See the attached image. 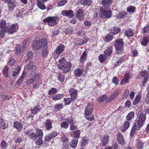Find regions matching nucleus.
<instances>
[{"label":"nucleus","instance_id":"nucleus-1","mask_svg":"<svg viewBox=\"0 0 149 149\" xmlns=\"http://www.w3.org/2000/svg\"><path fill=\"white\" fill-rule=\"evenodd\" d=\"M146 118V116L145 114L143 113L141 114L139 117L137 118V124L135 123L132 127L131 133L134 132L135 130H139L141 127L143 126Z\"/></svg>","mask_w":149,"mask_h":149},{"label":"nucleus","instance_id":"nucleus-2","mask_svg":"<svg viewBox=\"0 0 149 149\" xmlns=\"http://www.w3.org/2000/svg\"><path fill=\"white\" fill-rule=\"evenodd\" d=\"M112 13L108 7H103L100 8L99 15L103 19L110 18L112 16Z\"/></svg>","mask_w":149,"mask_h":149},{"label":"nucleus","instance_id":"nucleus-3","mask_svg":"<svg viewBox=\"0 0 149 149\" xmlns=\"http://www.w3.org/2000/svg\"><path fill=\"white\" fill-rule=\"evenodd\" d=\"M47 43V40L44 38L41 40L34 41L32 45L33 48L35 49L39 50L42 47H45Z\"/></svg>","mask_w":149,"mask_h":149},{"label":"nucleus","instance_id":"nucleus-4","mask_svg":"<svg viewBox=\"0 0 149 149\" xmlns=\"http://www.w3.org/2000/svg\"><path fill=\"white\" fill-rule=\"evenodd\" d=\"M93 104H88L86 106L85 109V113L86 115V118L88 120H91L94 119V116L92 115L90 116L93 111Z\"/></svg>","mask_w":149,"mask_h":149},{"label":"nucleus","instance_id":"nucleus-5","mask_svg":"<svg viewBox=\"0 0 149 149\" xmlns=\"http://www.w3.org/2000/svg\"><path fill=\"white\" fill-rule=\"evenodd\" d=\"M123 42L122 39H118L116 40L114 44L116 50V53L118 54H122L124 52L123 49H122L123 46Z\"/></svg>","mask_w":149,"mask_h":149},{"label":"nucleus","instance_id":"nucleus-6","mask_svg":"<svg viewBox=\"0 0 149 149\" xmlns=\"http://www.w3.org/2000/svg\"><path fill=\"white\" fill-rule=\"evenodd\" d=\"M57 18L55 17H48L45 18L44 21L47 22L49 25L53 26L57 23Z\"/></svg>","mask_w":149,"mask_h":149},{"label":"nucleus","instance_id":"nucleus-7","mask_svg":"<svg viewBox=\"0 0 149 149\" xmlns=\"http://www.w3.org/2000/svg\"><path fill=\"white\" fill-rule=\"evenodd\" d=\"M36 68V67L35 65H33V62H29L28 65L25 67V69H27L29 71H31L33 74H35V71Z\"/></svg>","mask_w":149,"mask_h":149},{"label":"nucleus","instance_id":"nucleus-8","mask_svg":"<svg viewBox=\"0 0 149 149\" xmlns=\"http://www.w3.org/2000/svg\"><path fill=\"white\" fill-rule=\"evenodd\" d=\"M120 93V90L119 89L116 90L107 100V102H110L115 99L118 95Z\"/></svg>","mask_w":149,"mask_h":149},{"label":"nucleus","instance_id":"nucleus-9","mask_svg":"<svg viewBox=\"0 0 149 149\" xmlns=\"http://www.w3.org/2000/svg\"><path fill=\"white\" fill-rule=\"evenodd\" d=\"M109 137L107 135H104L100 138L101 144L102 147L104 146L107 145L109 141Z\"/></svg>","mask_w":149,"mask_h":149},{"label":"nucleus","instance_id":"nucleus-10","mask_svg":"<svg viewBox=\"0 0 149 149\" xmlns=\"http://www.w3.org/2000/svg\"><path fill=\"white\" fill-rule=\"evenodd\" d=\"M18 29V26L17 24H13L10 27L8 26L7 32H8L12 34L17 31Z\"/></svg>","mask_w":149,"mask_h":149},{"label":"nucleus","instance_id":"nucleus-11","mask_svg":"<svg viewBox=\"0 0 149 149\" xmlns=\"http://www.w3.org/2000/svg\"><path fill=\"white\" fill-rule=\"evenodd\" d=\"M62 140L63 143L62 149H68L69 144L68 138L65 135H64L62 137Z\"/></svg>","mask_w":149,"mask_h":149},{"label":"nucleus","instance_id":"nucleus-12","mask_svg":"<svg viewBox=\"0 0 149 149\" xmlns=\"http://www.w3.org/2000/svg\"><path fill=\"white\" fill-rule=\"evenodd\" d=\"M76 17L79 20L83 21L84 19V12L82 9H78L76 13Z\"/></svg>","mask_w":149,"mask_h":149},{"label":"nucleus","instance_id":"nucleus-13","mask_svg":"<svg viewBox=\"0 0 149 149\" xmlns=\"http://www.w3.org/2000/svg\"><path fill=\"white\" fill-rule=\"evenodd\" d=\"M67 122L70 124V130L71 131L77 129V127L74 125V121L72 118H69L67 120Z\"/></svg>","mask_w":149,"mask_h":149},{"label":"nucleus","instance_id":"nucleus-14","mask_svg":"<svg viewBox=\"0 0 149 149\" xmlns=\"http://www.w3.org/2000/svg\"><path fill=\"white\" fill-rule=\"evenodd\" d=\"M69 93L71 96L72 100H76L77 97V90L74 88H72L69 90Z\"/></svg>","mask_w":149,"mask_h":149},{"label":"nucleus","instance_id":"nucleus-15","mask_svg":"<svg viewBox=\"0 0 149 149\" xmlns=\"http://www.w3.org/2000/svg\"><path fill=\"white\" fill-rule=\"evenodd\" d=\"M141 75L142 77H143V84H145L148 78V72L146 70H143L141 72Z\"/></svg>","mask_w":149,"mask_h":149},{"label":"nucleus","instance_id":"nucleus-16","mask_svg":"<svg viewBox=\"0 0 149 149\" xmlns=\"http://www.w3.org/2000/svg\"><path fill=\"white\" fill-rule=\"evenodd\" d=\"M117 140L118 143L123 145L125 144V141L124 140L122 134L120 133H118L117 136Z\"/></svg>","mask_w":149,"mask_h":149},{"label":"nucleus","instance_id":"nucleus-17","mask_svg":"<svg viewBox=\"0 0 149 149\" xmlns=\"http://www.w3.org/2000/svg\"><path fill=\"white\" fill-rule=\"evenodd\" d=\"M62 14L64 16L68 17H71L73 16V11L71 10H64L62 12Z\"/></svg>","mask_w":149,"mask_h":149},{"label":"nucleus","instance_id":"nucleus-18","mask_svg":"<svg viewBox=\"0 0 149 149\" xmlns=\"http://www.w3.org/2000/svg\"><path fill=\"white\" fill-rule=\"evenodd\" d=\"M83 70L79 68L75 69L74 71V74L75 76L76 77H80L83 74Z\"/></svg>","mask_w":149,"mask_h":149},{"label":"nucleus","instance_id":"nucleus-19","mask_svg":"<svg viewBox=\"0 0 149 149\" xmlns=\"http://www.w3.org/2000/svg\"><path fill=\"white\" fill-rule=\"evenodd\" d=\"M8 7L10 10H13L16 6V3L15 1L12 0L8 3Z\"/></svg>","mask_w":149,"mask_h":149},{"label":"nucleus","instance_id":"nucleus-20","mask_svg":"<svg viewBox=\"0 0 149 149\" xmlns=\"http://www.w3.org/2000/svg\"><path fill=\"white\" fill-rule=\"evenodd\" d=\"M59 63L58 65V67L59 69H62L65 65L66 61L64 58H62L60 59L59 61Z\"/></svg>","mask_w":149,"mask_h":149},{"label":"nucleus","instance_id":"nucleus-21","mask_svg":"<svg viewBox=\"0 0 149 149\" xmlns=\"http://www.w3.org/2000/svg\"><path fill=\"white\" fill-rule=\"evenodd\" d=\"M71 66V63L70 62H67L66 65L65 66V65L62 69H60L63 70V71L64 72H69L70 70V68Z\"/></svg>","mask_w":149,"mask_h":149},{"label":"nucleus","instance_id":"nucleus-22","mask_svg":"<svg viewBox=\"0 0 149 149\" xmlns=\"http://www.w3.org/2000/svg\"><path fill=\"white\" fill-rule=\"evenodd\" d=\"M130 125V122L128 121H126L123 126L121 127V131L123 132H125L129 127Z\"/></svg>","mask_w":149,"mask_h":149},{"label":"nucleus","instance_id":"nucleus-23","mask_svg":"<svg viewBox=\"0 0 149 149\" xmlns=\"http://www.w3.org/2000/svg\"><path fill=\"white\" fill-rule=\"evenodd\" d=\"M80 3L84 6H91L92 3V1L91 0H81Z\"/></svg>","mask_w":149,"mask_h":149},{"label":"nucleus","instance_id":"nucleus-24","mask_svg":"<svg viewBox=\"0 0 149 149\" xmlns=\"http://www.w3.org/2000/svg\"><path fill=\"white\" fill-rule=\"evenodd\" d=\"M0 27L2 29H8V26H7L6 21L3 19L0 21Z\"/></svg>","mask_w":149,"mask_h":149},{"label":"nucleus","instance_id":"nucleus-25","mask_svg":"<svg viewBox=\"0 0 149 149\" xmlns=\"http://www.w3.org/2000/svg\"><path fill=\"white\" fill-rule=\"evenodd\" d=\"M63 95L61 94H58L53 95L52 97V99L54 100H58L63 98Z\"/></svg>","mask_w":149,"mask_h":149},{"label":"nucleus","instance_id":"nucleus-26","mask_svg":"<svg viewBox=\"0 0 149 149\" xmlns=\"http://www.w3.org/2000/svg\"><path fill=\"white\" fill-rule=\"evenodd\" d=\"M120 30V29L118 27H115L110 31V33L113 35H116L119 32Z\"/></svg>","mask_w":149,"mask_h":149},{"label":"nucleus","instance_id":"nucleus-27","mask_svg":"<svg viewBox=\"0 0 149 149\" xmlns=\"http://www.w3.org/2000/svg\"><path fill=\"white\" fill-rule=\"evenodd\" d=\"M88 38L85 37L82 39L78 40L77 42V44L78 45H83L86 43L88 41Z\"/></svg>","mask_w":149,"mask_h":149},{"label":"nucleus","instance_id":"nucleus-28","mask_svg":"<svg viewBox=\"0 0 149 149\" xmlns=\"http://www.w3.org/2000/svg\"><path fill=\"white\" fill-rule=\"evenodd\" d=\"M112 0H103L102 4L104 7H108L110 6Z\"/></svg>","mask_w":149,"mask_h":149},{"label":"nucleus","instance_id":"nucleus-29","mask_svg":"<svg viewBox=\"0 0 149 149\" xmlns=\"http://www.w3.org/2000/svg\"><path fill=\"white\" fill-rule=\"evenodd\" d=\"M20 70V68L19 66H17L15 68V70L13 71L12 75L13 77H15L19 73Z\"/></svg>","mask_w":149,"mask_h":149},{"label":"nucleus","instance_id":"nucleus-30","mask_svg":"<svg viewBox=\"0 0 149 149\" xmlns=\"http://www.w3.org/2000/svg\"><path fill=\"white\" fill-rule=\"evenodd\" d=\"M44 2L42 1V0H38L37 5L38 7L41 10H45L46 9V7L44 4L43 3Z\"/></svg>","mask_w":149,"mask_h":149},{"label":"nucleus","instance_id":"nucleus-31","mask_svg":"<svg viewBox=\"0 0 149 149\" xmlns=\"http://www.w3.org/2000/svg\"><path fill=\"white\" fill-rule=\"evenodd\" d=\"M126 13L125 12H121L117 14L116 15V17L118 19L123 18L126 15Z\"/></svg>","mask_w":149,"mask_h":149},{"label":"nucleus","instance_id":"nucleus-32","mask_svg":"<svg viewBox=\"0 0 149 149\" xmlns=\"http://www.w3.org/2000/svg\"><path fill=\"white\" fill-rule=\"evenodd\" d=\"M88 142V138L86 137H83L81 143V146L82 147L85 146Z\"/></svg>","mask_w":149,"mask_h":149},{"label":"nucleus","instance_id":"nucleus-33","mask_svg":"<svg viewBox=\"0 0 149 149\" xmlns=\"http://www.w3.org/2000/svg\"><path fill=\"white\" fill-rule=\"evenodd\" d=\"M7 127L5 121L3 119H0V127L3 130L5 129Z\"/></svg>","mask_w":149,"mask_h":149},{"label":"nucleus","instance_id":"nucleus-34","mask_svg":"<svg viewBox=\"0 0 149 149\" xmlns=\"http://www.w3.org/2000/svg\"><path fill=\"white\" fill-rule=\"evenodd\" d=\"M112 48L111 47H110L109 48H108L104 52V55H105V56L107 57L110 56L112 52Z\"/></svg>","mask_w":149,"mask_h":149},{"label":"nucleus","instance_id":"nucleus-35","mask_svg":"<svg viewBox=\"0 0 149 149\" xmlns=\"http://www.w3.org/2000/svg\"><path fill=\"white\" fill-rule=\"evenodd\" d=\"M14 127L18 130H20L23 127L22 125L18 122L15 123L14 124Z\"/></svg>","mask_w":149,"mask_h":149},{"label":"nucleus","instance_id":"nucleus-36","mask_svg":"<svg viewBox=\"0 0 149 149\" xmlns=\"http://www.w3.org/2000/svg\"><path fill=\"white\" fill-rule=\"evenodd\" d=\"M127 11L130 13H133L136 11V8L134 6H128L127 8Z\"/></svg>","mask_w":149,"mask_h":149},{"label":"nucleus","instance_id":"nucleus-37","mask_svg":"<svg viewBox=\"0 0 149 149\" xmlns=\"http://www.w3.org/2000/svg\"><path fill=\"white\" fill-rule=\"evenodd\" d=\"M141 98V94H138L136 95L133 102V104L135 105L138 103Z\"/></svg>","mask_w":149,"mask_h":149},{"label":"nucleus","instance_id":"nucleus-38","mask_svg":"<svg viewBox=\"0 0 149 149\" xmlns=\"http://www.w3.org/2000/svg\"><path fill=\"white\" fill-rule=\"evenodd\" d=\"M130 74L129 73L125 74L123 79L122 80L121 84H124L127 82L129 78Z\"/></svg>","mask_w":149,"mask_h":149},{"label":"nucleus","instance_id":"nucleus-39","mask_svg":"<svg viewBox=\"0 0 149 149\" xmlns=\"http://www.w3.org/2000/svg\"><path fill=\"white\" fill-rule=\"evenodd\" d=\"M46 122L45 126L47 129V130H50L52 127L51 121L47 119L46 120Z\"/></svg>","mask_w":149,"mask_h":149},{"label":"nucleus","instance_id":"nucleus-40","mask_svg":"<svg viewBox=\"0 0 149 149\" xmlns=\"http://www.w3.org/2000/svg\"><path fill=\"white\" fill-rule=\"evenodd\" d=\"M125 34L127 37H131L133 35V31L132 29H129L125 32Z\"/></svg>","mask_w":149,"mask_h":149},{"label":"nucleus","instance_id":"nucleus-41","mask_svg":"<svg viewBox=\"0 0 149 149\" xmlns=\"http://www.w3.org/2000/svg\"><path fill=\"white\" fill-rule=\"evenodd\" d=\"M40 109L39 106H37L33 109H31V112L32 114H36L39 111Z\"/></svg>","mask_w":149,"mask_h":149},{"label":"nucleus","instance_id":"nucleus-42","mask_svg":"<svg viewBox=\"0 0 149 149\" xmlns=\"http://www.w3.org/2000/svg\"><path fill=\"white\" fill-rule=\"evenodd\" d=\"M30 76H32L31 78L29 79L28 80L26 81V83L27 84H29L32 83L35 80V74H33L32 73L30 74Z\"/></svg>","mask_w":149,"mask_h":149},{"label":"nucleus","instance_id":"nucleus-43","mask_svg":"<svg viewBox=\"0 0 149 149\" xmlns=\"http://www.w3.org/2000/svg\"><path fill=\"white\" fill-rule=\"evenodd\" d=\"M36 133L38 138H42L43 132L41 130L38 129H36Z\"/></svg>","mask_w":149,"mask_h":149},{"label":"nucleus","instance_id":"nucleus-44","mask_svg":"<svg viewBox=\"0 0 149 149\" xmlns=\"http://www.w3.org/2000/svg\"><path fill=\"white\" fill-rule=\"evenodd\" d=\"M125 57H121L119 60L115 64V67H117L123 63L125 61Z\"/></svg>","mask_w":149,"mask_h":149},{"label":"nucleus","instance_id":"nucleus-45","mask_svg":"<svg viewBox=\"0 0 149 149\" xmlns=\"http://www.w3.org/2000/svg\"><path fill=\"white\" fill-rule=\"evenodd\" d=\"M118 144L117 143H113L111 146H107L105 147L104 149H118Z\"/></svg>","mask_w":149,"mask_h":149},{"label":"nucleus","instance_id":"nucleus-46","mask_svg":"<svg viewBox=\"0 0 149 149\" xmlns=\"http://www.w3.org/2000/svg\"><path fill=\"white\" fill-rule=\"evenodd\" d=\"M42 138H38L36 139L35 141V144L38 145H40L42 143Z\"/></svg>","mask_w":149,"mask_h":149},{"label":"nucleus","instance_id":"nucleus-47","mask_svg":"<svg viewBox=\"0 0 149 149\" xmlns=\"http://www.w3.org/2000/svg\"><path fill=\"white\" fill-rule=\"evenodd\" d=\"M64 49V46L63 45H60L58 47L55 51L60 54L63 51Z\"/></svg>","mask_w":149,"mask_h":149},{"label":"nucleus","instance_id":"nucleus-48","mask_svg":"<svg viewBox=\"0 0 149 149\" xmlns=\"http://www.w3.org/2000/svg\"><path fill=\"white\" fill-rule=\"evenodd\" d=\"M63 107V104H56L54 108V110L55 111H57L60 109H62Z\"/></svg>","mask_w":149,"mask_h":149},{"label":"nucleus","instance_id":"nucleus-49","mask_svg":"<svg viewBox=\"0 0 149 149\" xmlns=\"http://www.w3.org/2000/svg\"><path fill=\"white\" fill-rule=\"evenodd\" d=\"M134 113L133 112H131L129 113L126 116L127 120H130L132 119L134 117Z\"/></svg>","mask_w":149,"mask_h":149},{"label":"nucleus","instance_id":"nucleus-50","mask_svg":"<svg viewBox=\"0 0 149 149\" xmlns=\"http://www.w3.org/2000/svg\"><path fill=\"white\" fill-rule=\"evenodd\" d=\"M148 42V39L147 37H144L141 42V45L143 46H146Z\"/></svg>","mask_w":149,"mask_h":149},{"label":"nucleus","instance_id":"nucleus-51","mask_svg":"<svg viewBox=\"0 0 149 149\" xmlns=\"http://www.w3.org/2000/svg\"><path fill=\"white\" fill-rule=\"evenodd\" d=\"M113 36L111 35L108 34L105 36V41L107 42L111 41L113 39Z\"/></svg>","mask_w":149,"mask_h":149},{"label":"nucleus","instance_id":"nucleus-52","mask_svg":"<svg viewBox=\"0 0 149 149\" xmlns=\"http://www.w3.org/2000/svg\"><path fill=\"white\" fill-rule=\"evenodd\" d=\"M57 79L61 82L64 81L65 79V76L64 75L61 74H58L57 76Z\"/></svg>","mask_w":149,"mask_h":149},{"label":"nucleus","instance_id":"nucleus-53","mask_svg":"<svg viewBox=\"0 0 149 149\" xmlns=\"http://www.w3.org/2000/svg\"><path fill=\"white\" fill-rule=\"evenodd\" d=\"M129 93V90L126 89L123 95V98L124 99H126L128 97Z\"/></svg>","mask_w":149,"mask_h":149},{"label":"nucleus","instance_id":"nucleus-54","mask_svg":"<svg viewBox=\"0 0 149 149\" xmlns=\"http://www.w3.org/2000/svg\"><path fill=\"white\" fill-rule=\"evenodd\" d=\"M86 58V52L84 51L83 52L81 57V59L80 60L81 62H83Z\"/></svg>","mask_w":149,"mask_h":149},{"label":"nucleus","instance_id":"nucleus-55","mask_svg":"<svg viewBox=\"0 0 149 149\" xmlns=\"http://www.w3.org/2000/svg\"><path fill=\"white\" fill-rule=\"evenodd\" d=\"M78 140L77 139H73L71 144V147L74 148H75L77 144Z\"/></svg>","mask_w":149,"mask_h":149},{"label":"nucleus","instance_id":"nucleus-56","mask_svg":"<svg viewBox=\"0 0 149 149\" xmlns=\"http://www.w3.org/2000/svg\"><path fill=\"white\" fill-rule=\"evenodd\" d=\"M7 29H1L0 30V38H2L5 35V33L7 32Z\"/></svg>","mask_w":149,"mask_h":149},{"label":"nucleus","instance_id":"nucleus-57","mask_svg":"<svg viewBox=\"0 0 149 149\" xmlns=\"http://www.w3.org/2000/svg\"><path fill=\"white\" fill-rule=\"evenodd\" d=\"M61 127L65 129H67L68 127V123L66 121H63L61 123Z\"/></svg>","mask_w":149,"mask_h":149},{"label":"nucleus","instance_id":"nucleus-58","mask_svg":"<svg viewBox=\"0 0 149 149\" xmlns=\"http://www.w3.org/2000/svg\"><path fill=\"white\" fill-rule=\"evenodd\" d=\"M21 48V45L20 44L17 45L15 47L16 54H18L20 52Z\"/></svg>","mask_w":149,"mask_h":149},{"label":"nucleus","instance_id":"nucleus-59","mask_svg":"<svg viewBox=\"0 0 149 149\" xmlns=\"http://www.w3.org/2000/svg\"><path fill=\"white\" fill-rule=\"evenodd\" d=\"M9 69V68L6 65L5 66L3 69V74L6 77H7L8 76V71Z\"/></svg>","mask_w":149,"mask_h":149},{"label":"nucleus","instance_id":"nucleus-60","mask_svg":"<svg viewBox=\"0 0 149 149\" xmlns=\"http://www.w3.org/2000/svg\"><path fill=\"white\" fill-rule=\"evenodd\" d=\"M1 96L3 100H8L10 98V97L9 96L3 93H1Z\"/></svg>","mask_w":149,"mask_h":149},{"label":"nucleus","instance_id":"nucleus-61","mask_svg":"<svg viewBox=\"0 0 149 149\" xmlns=\"http://www.w3.org/2000/svg\"><path fill=\"white\" fill-rule=\"evenodd\" d=\"M106 56L103 54H101L99 56L98 58L100 63H102L105 61Z\"/></svg>","mask_w":149,"mask_h":149},{"label":"nucleus","instance_id":"nucleus-62","mask_svg":"<svg viewBox=\"0 0 149 149\" xmlns=\"http://www.w3.org/2000/svg\"><path fill=\"white\" fill-rule=\"evenodd\" d=\"M57 91V90L54 88H51L49 91L48 94L49 95H53Z\"/></svg>","mask_w":149,"mask_h":149},{"label":"nucleus","instance_id":"nucleus-63","mask_svg":"<svg viewBox=\"0 0 149 149\" xmlns=\"http://www.w3.org/2000/svg\"><path fill=\"white\" fill-rule=\"evenodd\" d=\"M28 136L34 140H35L36 138H38V136L34 133H31L28 134Z\"/></svg>","mask_w":149,"mask_h":149},{"label":"nucleus","instance_id":"nucleus-64","mask_svg":"<svg viewBox=\"0 0 149 149\" xmlns=\"http://www.w3.org/2000/svg\"><path fill=\"white\" fill-rule=\"evenodd\" d=\"M74 138L77 139L79 137L80 135V132L79 130H76L74 132Z\"/></svg>","mask_w":149,"mask_h":149}]
</instances>
